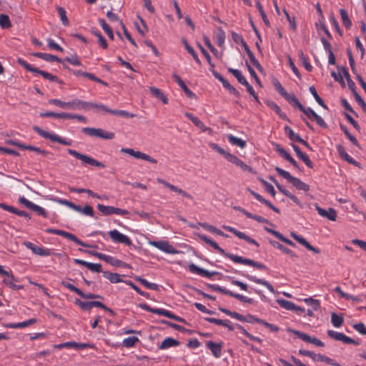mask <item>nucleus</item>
Returning a JSON list of instances; mask_svg holds the SVG:
<instances>
[{"mask_svg":"<svg viewBox=\"0 0 366 366\" xmlns=\"http://www.w3.org/2000/svg\"><path fill=\"white\" fill-rule=\"evenodd\" d=\"M197 237L200 239H202L204 242H205L206 243L209 244L211 247H212L218 252H219L222 254H224V256H226L227 257H228L229 259H230L235 263H239V264L252 266V267H256L257 269H265L267 268L264 264H263L260 262H254L250 259L244 258L240 256L232 254L229 253H226L225 251L222 248H221L217 242L212 240L211 239H209L204 234H197Z\"/></svg>","mask_w":366,"mask_h":366,"instance_id":"nucleus-1","label":"nucleus"},{"mask_svg":"<svg viewBox=\"0 0 366 366\" xmlns=\"http://www.w3.org/2000/svg\"><path fill=\"white\" fill-rule=\"evenodd\" d=\"M33 129L43 138L48 139L53 142H58L61 144L66 146L71 145V140L64 139L54 132H46L38 126H34Z\"/></svg>","mask_w":366,"mask_h":366,"instance_id":"nucleus-2","label":"nucleus"},{"mask_svg":"<svg viewBox=\"0 0 366 366\" xmlns=\"http://www.w3.org/2000/svg\"><path fill=\"white\" fill-rule=\"evenodd\" d=\"M277 172L286 179L289 182H290L294 187H296V189L299 190H302L305 192H307L310 189V187L308 184H305V182H302L300 179L295 177L292 176L288 172L280 168L276 167Z\"/></svg>","mask_w":366,"mask_h":366,"instance_id":"nucleus-3","label":"nucleus"},{"mask_svg":"<svg viewBox=\"0 0 366 366\" xmlns=\"http://www.w3.org/2000/svg\"><path fill=\"white\" fill-rule=\"evenodd\" d=\"M68 153L73 156L74 157L76 158L77 159H79L83 164H89L92 166L100 167V168H104V164H103L102 162L96 160L95 159L92 158L90 156L81 154L76 150L69 149L67 150Z\"/></svg>","mask_w":366,"mask_h":366,"instance_id":"nucleus-4","label":"nucleus"},{"mask_svg":"<svg viewBox=\"0 0 366 366\" xmlns=\"http://www.w3.org/2000/svg\"><path fill=\"white\" fill-rule=\"evenodd\" d=\"M81 132L88 136L99 137L104 139H112L114 138L113 132L99 128L84 127L81 129Z\"/></svg>","mask_w":366,"mask_h":366,"instance_id":"nucleus-5","label":"nucleus"},{"mask_svg":"<svg viewBox=\"0 0 366 366\" xmlns=\"http://www.w3.org/2000/svg\"><path fill=\"white\" fill-rule=\"evenodd\" d=\"M46 232H47L49 234L60 235L61 237H64L68 239L73 241L78 245L90 247V245L84 243L82 241H81L79 239H78L75 235H74L71 233L67 232L66 231L56 229H52V228H48L46 229ZM91 247H96V246H91Z\"/></svg>","mask_w":366,"mask_h":366,"instance_id":"nucleus-6","label":"nucleus"},{"mask_svg":"<svg viewBox=\"0 0 366 366\" xmlns=\"http://www.w3.org/2000/svg\"><path fill=\"white\" fill-rule=\"evenodd\" d=\"M299 353L305 356L310 357L315 361L324 362L333 366H342L340 364L337 363L334 360L320 354H315L310 351L302 350L299 351Z\"/></svg>","mask_w":366,"mask_h":366,"instance_id":"nucleus-7","label":"nucleus"},{"mask_svg":"<svg viewBox=\"0 0 366 366\" xmlns=\"http://www.w3.org/2000/svg\"><path fill=\"white\" fill-rule=\"evenodd\" d=\"M97 209L103 215L117 214L119 216H125L129 214L127 209H120L113 206H106L102 204H97Z\"/></svg>","mask_w":366,"mask_h":366,"instance_id":"nucleus-8","label":"nucleus"},{"mask_svg":"<svg viewBox=\"0 0 366 366\" xmlns=\"http://www.w3.org/2000/svg\"><path fill=\"white\" fill-rule=\"evenodd\" d=\"M19 202L41 216L44 217H47V212L43 207L33 203L24 197H20L19 198Z\"/></svg>","mask_w":366,"mask_h":366,"instance_id":"nucleus-9","label":"nucleus"},{"mask_svg":"<svg viewBox=\"0 0 366 366\" xmlns=\"http://www.w3.org/2000/svg\"><path fill=\"white\" fill-rule=\"evenodd\" d=\"M149 244L152 246L167 254H176L181 252L180 251L176 249L172 245L169 244L167 241H153L150 242Z\"/></svg>","mask_w":366,"mask_h":366,"instance_id":"nucleus-10","label":"nucleus"},{"mask_svg":"<svg viewBox=\"0 0 366 366\" xmlns=\"http://www.w3.org/2000/svg\"><path fill=\"white\" fill-rule=\"evenodd\" d=\"M109 235L112 242L114 243H122L127 246L132 244L130 238L128 236L121 233L117 229L110 230L109 232Z\"/></svg>","mask_w":366,"mask_h":366,"instance_id":"nucleus-11","label":"nucleus"},{"mask_svg":"<svg viewBox=\"0 0 366 366\" xmlns=\"http://www.w3.org/2000/svg\"><path fill=\"white\" fill-rule=\"evenodd\" d=\"M92 254L99 259L105 261L106 262L110 264L112 266L129 267V264L112 256L107 255L99 252H94Z\"/></svg>","mask_w":366,"mask_h":366,"instance_id":"nucleus-12","label":"nucleus"},{"mask_svg":"<svg viewBox=\"0 0 366 366\" xmlns=\"http://www.w3.org/2000/svg\"><path fill=\"white\" fill-rule=\"evenodd\" d=\"M121 152L127 154L132 157H134L136 159H141L154 164L157 163V160L151 157L147 154L142 153L139 151H135L131 148H122Z\"/></svg>","mask_w":366,"mask_h":366,"instance_id":"nucleus-13","label":"nucleus"},{"mask_svg":"<svg viewBox=\"0 0 366 366\" xmlns=\"http://www.w3.org/2000/svg\"><path fill=\"white\" fill-rule=\"evenodd\" d=\"M327 335L330 337L335 340L342 342L343 343L345 344H353L356 345L359 344L358 342L355 341V340L352 339L348 336H346L345 334L342 332L329 330H327Z\"/></svg>","mask_w":366,"mask_h":366,"instance_id":"nucleus-14","label":"nucleus"},{"mask_svg":"<svg viewBox=\"0 0 366 366\" xmlns=\"http://www.w3.org/2000/svg\"><path fill=\"white\" fill-rule=\"evenodd\" d=\"M290 331L293 334H295L297 337H299L300 339H301L302 340H303L306 342L312 343L317 347H324L325 346V344L323 342H322L320 340H319L315 337H311V336L307 335L306 333H304L299 330H291Z\"/></svg>","mask_w":366,"mask_h":366,"instance_id":"nucleus-15","label":"nucleus"},{"mask_svg":"<svg viewBox=\"0 0 366 366\" xmlns=\"http://www.w3.org/2000/svg\"><path fill=\"white\" fill-rule=\"evenodd\" d=\"M222 227L227 230V231H229L232 233H233L234 235H236L238 238L241 239H244L245 241H247V242L250 243V244H252L254 245H255L256 247H259V244L258 242L249 237V236H247L246 234H244V232H240V231H238L237 229H236L234 227H232L230 226H227V225H223Z\"/></svg>","mask_w":366,"mask_h":366,"instance_id":"nucleus-16","label":"nucleus"},{"mask_svg":"<svg viewBox=\"0 0 366 366\" xmlns=\"http://www.w3.org/2000/svg\"><path fill=\"white\" fill-rule=\"evenodd\" d=\"M290 235L300 244L305 247L308 250L315 254H319L320 252V250L318 248L312 246L303 237L298 235L295 232H291Z\"/></svg>","mask_w":366,"mask_h":366,"instance_id":"nucleus-17","label":"nucleus"},{"mask_svg":"<svg viewBox=\"0 0 366 366\" xmlns=\"http://www.w3.org/2000/svg\"><path fill=\"white\" fill-rule=\"evenodd\" d=\"M89 104L90 102H84L77 98H74L70 102L69 109L88 110L89 109Z\"/></svg>","mask_w":366,"mask_h":366,"instance_id":"nucleus-18","label":"nucleus"},{"mask_svg":"<svg viewBox=\"0 0 366 366\" xmlns=\"http://www.w3.org/2000/svg\"><path fill=\"white\" fill-rule=\"evenodd\" d=\"M206 347L212 352L216 358H219L222 355V343H217L212 341H207Z\"/></svg>","mask_w":366,"mask_h":366,"instance_id":"nucleus-19","label":"nucleus"},{"mask_svg":"<svg viewBox=\"0 0 366 366\" xmlns=\"http://www.w3.org/2000/svg\"><path fill=\"white\" fill-rule=\"evenodd\" d=\"M189 270L192 273H194V274H197L198 275H200V276H202V277H208V278L212 277L214 274V273H215V272H209V271H208L207 269H204L203 268H201V267L197 266L194 264H190L189 265Z\"/></svg>","mask_w":366,"mask_h":366,"instance_id":"nucleus-20","label":"nucleus"},{"mask_svg":"<svg viewBox=\"0 0 366 366\" xmlns=\"http://www.w3.org/2000/svg\"><path fill=\"white\" fill-rule=\"evenodd\" d=\"M316 209L319 215L327 218L329 220L335 221L337 218V212L333 208L325 210L319 206H316Z\"/></svg>","mask_w":366,"mask_h":366,"instance_id":"nucleus-21","label":"nucleus"},{"mask_svg":"<svg viewBox=\"0 0 366 366\" xmlns=\"http://www.w3.org/2000/svg\"><path fill=\"white\" fill-rule=\"evenodd\" d=\"M246 277L252 282L264 286L271 293H275V290L273 287V286L269 282L264 280V279L257 278L255 276L249 274L246 275Z\"/></svg>","mask_w":366,"mask_h":366,"instance_id":"nucleus-22","label":"nucleus"},{"mask_svg":"<svg viewBox=\"0 0 366 366\" xmlns=\"http://www.w3.org/2000/svg\"><path fill=\"white\" fill-rule=\"evenodd\" d=\"M153 313L161 316L167 317L171 320H174L178 322H182V319L181 317H177L170 311L167 310L165 309L154 308Z\"/></svg>","mask_w":366,"mask_h":366,"instance_id":"nucleus-23","label":"nucleus"},{"mask_svg":"<svg viewBox=\"0 0 366 366\" xmlns=\"http://www.w3.org/2000/svg\"><path fill=\"white\" fill-rule=\"evenodd\" d=\"M9 272L10 273V276L6 275L9 277V279H4L3 283L12 290H19L23 289L24 287L22 285H16L14 283L16 282H18V279L15 277L11 272Z\"/></svg>","mask_w":366,"mask_h":366,"instance_id":"nucleus-24","label":"nucleus"},{"mask_svg":"<svg viewBox=\"0 0 366 366\" xmlns=\"http://www.w3.org/2000/svg\"><path fill=\"white\" fill-rule=\"evenodd\" d=\"M36 322V320L34 318H31L27 320L26 321L18 322V323H7L5 325V327L10 329H18V328H24L28 327L34 323Z\"/></svg>","mask_w":366,"mask_h":366,"instance_id":"nucleus-25","label":"nucleus"},{"mask_svg":"<svg viewBox=\"0 0 366 366\" xmlns=\"http://www.w3.org/2000/svg\"><path fill=\"white\" fill-rule=\"evenodd\" d=\"M173 78L175 79L178 85L184 90V93L188 97L194 98L195 97V94L188 89L184 82L177 74H173Z\"/></svg>","mask_w":366,"mask_h":366,"instance_id":"nucleus-26","label":"nucleus"},{"mask_svg":"<svg viewBox=\"0 0 366 366\" xmlns=\"http://www.w3.org/2000/svg\"><path fill=\"white\" fill-rule=\"evenodd\" d=\"M208 322L213 323L217 325H222L227 327L229 330H233L232 323L228 320H219L212 317H207L205 319Z\"/></svg>","mask_w":366,"mask_h":366,"instance_id":"nucleus-27","label":"nucleus"},{"mask_svg":"<svg viewBox=\"0 0 366 366\" xmlns=\"http://www.w3.org/2000/svg\"><path fill=\"white\" fill-rule=\"evenodd\" d=\"M179 342L177 340H174L172 337H167L162 341L159 345V349L166 350L170 347H176L179 345Z\"/></svg>","mask_w":366,"mask_h":366,"instance_id":"nucleus-28","label":"nucleus"},{"mask_svg":"<svg viewBox=\"0 0 366 366\" xmlns=\"http://www.w3.org/2000/svg\"><path fill=\"white\" fill-rule=\"evenodd\" d=\"M149 91L151 94L156 98L161 100L164 104H167L168 99L167 97L164 94V93L158 88L151 86L149 87Z\"/></svg>","mask_w":366,"mask_h":366,"instance_id":"nucleus-29","label":"nucleus"},{"mask_svg":"<svg viewBox=\"0 0 366 366\" xmlns=\"http://www.w3.org/2000/svg\"><path fill=\"white\" fill-rule=\"evenodd\" d=\"M40 117H53L57 119H67L69 116V113L66 112H46L40 114Z\"/></svg>","mask_w":366,"mask_h":366,"instance_id":"nucleus-30","label":"nucleus"},{"mask_svg":"<svg viewBox=\"0 0 366 366\" xmlns=\"http://www.w3.org/2000/svg\"><path fill=\"white\" fill-rule=\"evenodd\" d=\"M283 97L292 107H297L300 109V108L302 106V104L300 102L298 99L292 93H287V92L286 94Z\"/></svg>","mask_w":366,"mask_h":366,"instance_id":"nucleus-31","label":"nucleus"},{"mask_svg":"<svg viewBox=\"0 0 366 366\" xmlns=\"http://www.w3.org/2000/svg\"><path fill=\"white\" fill-rule=\"evenodd\" d=\"M227 137L229 143L232 145L237 146L240 148H244L246 146V142L241 138L236 137L232 134H228Z\"/></svg>","mask_w":366,"mask_h":366,"instance_id":"nucleus-32","label":"nucleus"},{"mask_svg":"<svg viewBox=\"0 0 366 366\" xmlns=\"http://www.w3.org/2000/svg\"><path fill=\"white\" fill-rule=\"evenodd\" d=\"M284 129L291 141L300 142L302 140V138L298 134L295 133L289 126H285Z\"/></svg>","mask_w":366,"mask_h":366,"instance_id":"nucleus-33","label":"nucleus"},{"mask_svg":"<svg viewBox=\"0 0 366 366\" xmlns=\"http://www.w3.org/2000/svg\"><path fill=\"white\" fill-rule=\"evenodd\" d=\"M228 71L230 74H232V75H234L237 78V81L241 84L243 85V84H247V81L246 80L244 76L242 74V72L239 70L236 69L229 68Z\"/></svg>","mask_w":366,"mask_h":366,"instance_id":"nucleus-34","label":"nucleus"},{"mask_svg":"<svg viewBox=\"0 0 366 366\" xmlns=\"http://www.w3.org/2000/svg\"><path fill=\"white\" fill-rule=\"evenodd\" d=\"M48 102L51 105H54L64 109H69L70 102H64L58 99H51Z\"/></svg>","mask_w":366,"mask_h":366,"instance_id":"nucleus-35","label":"nucleus"},{"mask_svg":"<svg viewBox=\"0 0 366 366\" xmlns=\"http://www.w3.org/2000/svg\"><path fill=\"white\" fill-rule=\"evenodd\" d=\"M200 226L202 227L204 229L217 235H220L222 237H227L226 234L222 232L220 229L216 228L215 227L210 225L207 223H201Z\"/></svg>","mask_w":366,"mask_h":366,"instance_id":"nucleus-36","label":"nucleus"},{"mask_svg":"<svg viewBox=\"0 0 366 366\" xmlns=\"http://www.w3.org/2000/svg\"><path fill=\"white\" fill-rule=\"evenodd\" d=\"M35 56L46 61H49V62H54V61H59V62H61V60L54 56V55H52V54H46V53H37L35 54Z\"/></svg>","mask_w":366,"mask_h":366,"instance_id":"nucleus-37","label":"nucleus"},{"mask_svg":"<svg viewBox=\"0 0 366 366\" xmlns=\"http://www.w3.org/2000/svg\"><path fill=\"white\" fill-rule=\"evenodd\" d=\"M66 348H74L75 350H84L87 347H91L89 344L87 343H78L76 342H66Z\"/></svg>","mask_w":366,"mask_h":366,"instance_id":"nucleus-38","label":"nucleus"},{"mask_svg":"<svg viewBox=\"0 0 366 366\" xmlns=\"http://www.w3.org/2000/svg\"><path fill=\"white\" fill-rule=\"evenodd\" d=\"M277 302L281 307L287 310L293 311V310L296 309V305L292 302L282 299L277 300Z\"/></svg>","mask_w":366,"mask_h":366,"instance_id":"nucleus-39","label":"nucleus"},{"mask_svg":"<svg viewBox=\"0 0 366 366\" xmlns=\"http://www.w3.org/2000/svg\"><path fill=\"white\" fill-rule=\"evenodd\" d=\"M104 277L109 280L112 283H119L122 282L121 276L117 273L104 272Z\"/></svg>","mask_w":366,"mask_h":366,"instance_id":"nucleus-40","label":"nucleus"},{"mask_svg":"<svg viewBox=\"0 0 366 366\" xmlns=\"http://www.w3.org/2000/svg\"><path fill=\"white\" fill-rule=\"evenodd\" d=\"M245 49L247 51V55L251 61V62L253 64V65L259 70V71H262V66L260 65V64L259 63V61H257V59L255 58L254 54L252 52V51L247 46H245Z\"/></svg>","mask_w":366,"mask_h":366,"instance_id":"nucleus-41","label":"nucleus"},{"mask_svg":"<svg viewBox=\"0 0 366 366\" xmlns=\"http://www.w3.org/2000/svg\"><path fill=\"white\" fill-rule=\"evenodd\" d=\"M340 14L344 26L347 29L350 28L352 26V22L348 17L346 10L341 9L340 10Z\"/></svg>","mask_w":366,"mask_h":366,"instance_id":"nucleus-42","label":"nucleus"},{"mask_svg":"<svg viewBox=\"0 0 366 366\" xmlns=\"http://www.w3.org/2000/svg\"><path fill=\"white\" fill-rule=\"evenodd\" d=\"M309 89L310 92L313 96V97L315 98V101L318 103V104L320 105L322 107L327 109V106L324 103L323 100L318 95L315 86H311Z\"/></svg>","mask_w":366,"mask_h":366,"instance_id":"nucleus-43","label":"nucleus"},{"mask_svg":"<svg viewBox=\"0 0 366 366\" xmlns=\"http://www.w3.org/2000/svg\"><path fill=\"white\" fill-rule=\"evenodd\" d=\"M56 202L59 204L65 205L76 212L80 211V205L75 204L72 203L71 202H69L66 199H59L56 200Z\"/></svg>","mask_w":366,"mask_h":366,"instance_id":"nucleus-44","label":"nucleus"},{"mask_svg":"<svg viewBox=\"0 0 366 366\" xmlns=\"http://www.w3.org/2000/svg\"><path fill=\"white\" fill-rule=\"evenodd\" d=\"M343 317L335 313H332L331 315V322L335 327H340L343 323Z\"/></svg>","mask_w":366,"mask_h":366,"instance_id":"nucleus-45","label":"nucleus"},{"mask_svg":"<svg viewBox=\"0 0 366 366\" xmlns=\"http://www.w3.org/2000/svg\"><path fill=\"white\" fill-rule=\"evenodd\" d=\"M139 340L137 337H129L127 338H124L122 341V345L125 347H133L137 342H139Z\"/></svg>","mask_w":366,"mask_h":366,"instance_id":"nucleus-46","label":"nucleus"},{"mask_svg":"<svg viewBox=\"0 0 366 366\" xmlns=\"http://www.w3.org/2000/svg\"><path fill=\"white\" fill-rule=\"evenodd\" d=\"M35 254L41 256V257H46L51 254V249L44 248L41 247L36 246V247L34 249V252Z\"/></svg>","mask_w":366,"mask_h":366,"instance_id":"nucleus-47","label":"nucleus"},{"mask_svg":"<svg viewBox=\"0 0 366 366\" xmlns=\"http://www.w3.org/2000/svg\"><path fill=\"white\" fill-rule=\"evenodd\" d=\"M99 22L100 25L102 26V28L103 29L104 32L108 35V36L111 39H114V34H113V31H112V29L110 28V26L102 19H99Z\"/></svg>","mask_w":366,"mask_h":366,"instance_id":"nucleus-48","label":"nucleus"},{"mask_svg":"<svg viewBox=\"0 0 366 366\" xmlns=\"http://www.w3.org/2000/svg\"><path fill=\"white\" fill-rule=\"evenodd\" d=\"M57 11H58V14L59 15V17H60V19H61V21L62 22V24L64 26H69V21L66 16V12L65 11V9L62 7H58Z\"/></svg>","mask_w":366,"mask_h":366,"instance_id":"nucleus-49","label":"nucleus"},{"mask_svg":"<svg viewBox=\"0 0 366 366\" xmlns=\"http://www.w3.org/2000/svg\"><path fill=\"white\" fill-rule=\"evenodd\" d=\"M96 109L97 110H101L107 113H110V109H109L106 105L103 104H99L96 102H90L89 104V109Z\"/></svg>","mask_w":366,"mask_h":366,"instance_id":"nucleus-50","label":"nucleus"},{"mask_svg":"<svg viewBox=\"0 0 366 366\" xmlns=\"http://www.w3.org/2000/svg\"><path fill=\"white\" fill-rule=\"evenodd\" d=\"M110 114H114V115H117V116H120V117H124V118H132V117H134V114L130 113V112H128L125 110H113V109H111L110 110Z\"/></svg>","mask_w":366,"mask_h":366,"instance_id":"nucleus-51","label":"nucleus"},{"mask_svg":"<svg viewBox=\"0 0 366 366\" xmlns=\"http://www.w3.org/2000/svg\"><path fill=\"white\" fill-rule=\"evenodd\" d=\"M0 26L3 29H7L11 26V24L9 16L6 14L0 15Z\"/></svg>","mask_w":366,"mask_h":366,"instance_id":"nucleus-52","label":"nucleus"},{"mask_svg":"<svg viewBox=\"0 0 366 366\" xmlns=\"http://www.w3.org/2000/svg\"><path fill=\"white\" fill-rule=\"evenodd\" d=\"M299 57H300V59L302 64V65L304 66V67L308 71H311L312 69V66H311V64L309 63V61H307V59L306 58L305 55L303 54L302 51H300L299 53Z\"/></svg>","mask_w":366,"mask_h":366,"instance_id":"nucleus-53","label":"nucleus"},{"mask_svg":"<svg viewBox=\"0 0 366 366\" xmlns=\"http://www.w3.org/2000/svg\"><path fill=\"white\" fill-rule=\"evenodd\" d=\"M272 84L276 91L278 92L282 97H284L286 94V90L277 79H274L272 80Z\"/></svg>","mask_w":366,"mask_h":366,"instance_id":"nucleus-54","label":"nucleus"},{"mask_svg":"<svg viewBox=\"0 0 366 366\" xmlns=\"http://www.w3.org/2000/svg\"><path fill=\"white\" fill-rule=\"evenodd\" d=\"M184 46H185V49H187V51L192 56V57L194 58V61L197 64H201V61L199 59L198 55L196 53V51H194V49L192 46H190L186 41H184Z\"/></svg>","mask_w":366,"mask_h":366,"instance_id":"nucleus-55","label":"nucleus"},{"mask_svg":"<svg viewBox=\"0 0 366 366\" xmlns=\"http://www.w3.org/2000/svg\"><path fill=\"white\" fill-rule=\"evenodd\" d=\"M77 212H79L81 214H83L91 217H94V216L93 209L89 205H86L84 208H81V207L80 206V211H77Z\"/></svg>","mask_w":366,"mask_h":366,"instance_id":"nucleus-56","label":"nucleus"},{"mask_svg":"<svg viewBox=\"0 0 366 366\" xmlns=\"http://www.w3.org/2000/svg\"><path fill=\"white\" fill-rule=\"evenodd\" d=\"M273 245L279 249L280 250H281L282 252H283L284 253L291 256V257H295V254L290 249L285 247V246H283L282 244L278 243V242H274L273 243Z\"/></svg>","mask_w":366,"mask_h":366,"instance_id":"nucleus-57","label":"nucleus"},{"mask_svg":"<svg viewBox=\"0 0 366 366\" xmlns=\"http://www.w3.org/2000/svg\"><path fill=\"white\" fill-rule=\"evenodd\" d=\"M304 302L307 305H310L312 307L313 310H317L320 306L319 300H315L312 297H308V298L304 299Z\"/></svg>","mask_w":366,"mask_h":366,"instance_id":"nucleus-58","label":"nucleus"},{"mask_svg":"<svg viewBox=\"0 0 366 366\" xmlns=\"http://www.w3.org/2000/svg\"><path fill=\"white\" fill-rule=\"evenodd\" d=\"M36 73L41 75L44 79H49L51 81H55L57 80V78L56 76H54L51 74L44 71L43 70H40V69H37V71H36Z\"/></svg>","mask_w":366,"mask_h":366,"instance_id":"nucleus-59","label":"nucleus"},{"mask_svg":"<svg viewBox=\"0 0 366 366\" xmlns=\"http://www.w3.org/2000/svg\"><path fill=\"white\" fill-rule=\"evenodd\" d=\"M300 110L303 112L307 117V118H309L310 119H313V117H315V115L317 114L312 109H311L310 107H307V108H305L303 106H302L300 108Z\"/></svg>","mask_w":366,"mask_h":366,"instance_id":"nucleus-60","label":"nucleus"},{"mask_svg":"<svg viewBox=\"0 0 366 366\" xmlns=\"http://www.w3.org/2000/svg\"><path fill=\"white\" fill-rule=\"evenodd\" d=\"M260 182L263 184V186L264 187L265 190L268 193H269L272 196L274 197V195H275V190L274 189V187L271 184H269V182H267V181H265L263 179H260Z\"/></svg>","mask_w":366,"mask_h":366,"instance_id":"nucleus-61","label":"nucleus"},{"mask_svg":"<svg viewBox=\"0 0 366 366\" xmlns=\"http://www.w3.org/2000/svg\"><path fill=\"white\" fill-rule=\"evenodd\" d=\"M18 62L27 71H29L33 73H36V71H37L38 68L34 67L32 65L28 64L25 60L22 59H19Z\"/></svg>","mask_w":366,"mask_h":366,"instance_id":"nucleus-62","label":"nucleus"},{"mask_svg":"<svg viewBox=\"0 0 366 366\" xmlns=\"http://www.w3.org/2000/svg\"><path fill=\"white\" fill-rule=\"evenodd\" d=\"M24 149H28V150H30V151H33V152H36L37 154H41V155H44V156L47 155L48 153H49L46 150L41 149L39 147H34V146H31V145H26V144H25V148Z\"/></svg>","mask_w":366,"mask_h":366,"instance_id":"nucleus-63","label":"nucleus"},{"mask_svg":"<svg viewBox=\"0 0 366 366\" xmlns=\"http://www.w3.org/2000/svg\"><path fill=\"white\" fill-rule=\"evenodd\" d=\"M75 303L82 310L89 311L92 309L91 302H82L80 300H76Z\"/></svg>","mask_w":366,"mask_h":366,"instance_id":"nucleus-64","label":"nucleus"}]
</instances>
